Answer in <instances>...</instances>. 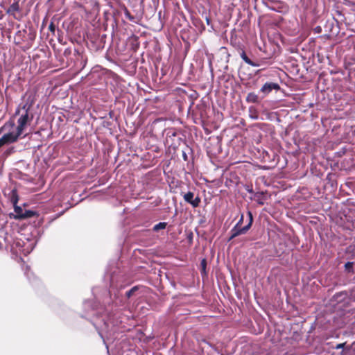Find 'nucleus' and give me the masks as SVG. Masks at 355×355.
Returning a JSON list of instances; mask_svg holds the SVG:
<instances>
[{
    "label": "nucleus",
    "mask_w": 355,
    "mask_h": 355,
    "mask_svg": "<svg viewBox=\"0 0 355 355\" xmlns=\"http://www.w3.org/2000/svg\"><path fill=\"white\" fill-rule=\"evenodd\" d=\"M34 104V98L32 96H28L26 103L21 107H19L15 114H20L17 120V126L15 130L18 131V133L21 135L24 133L27 125L33 121V114L30 113V110Z\"/></svg>",
    "instance_id": "1"
},
{
    "label": "nucleus",
    "mask_w": 355,
    "mask_h": 355,
    "mask_svg": "<svg viewBox=\"0 0 355 355\" xmlns=\"http://www.w3.org/2000/svg\"><path fill=\"white\" fill-rule=\"evenodd\" d=\"M15 124L14 121H9L4 123V125L0 128V134L8 131L7 133L4 134L0 138V148H1L4 145L10 144L16 142L19 137L21 135V133H18L17 130H12L14 129Z\"/></svg>",
    "instance_id": "2"
},
{
    "label": "nucleus",
    "mask_w": 355,
    "mask_h": 355,
    "mask_svg": "<svg viewBox=\"0 0 355 355\" xmlns=\"http://www.w3.org/2000/svg\"><path fill=\"white\" fill-rule=\"evenodd\" d=\"M248 214L249 216L248 224L243 227H238V226L235 225L230 231L231 235L229 239V241H231L232 239H234L235 237H236L239 235L245 234L250 229L252 222H253V217H252V214L250 211H248Z\"/></svg>",
    "instance_id": "3"
},
{
    "label": "nucleus",
    "mask_w": 355,
    "mask_h": 355,
    "mask_svg": "<svg viewBox=\"0 0 355 355\" xmlns=\"http://www.w3.org/2000/svg\"><path fill=\"white\" fill-rule=\"evenodd\" d=\"M6 12L7 14L12 15L15 19L19 21L21 20L23 15L19 6V0H15V1L8 8Z\"/></svg>",
    "instance_id": "4"
},
{
    "label": "nucleus",
    "mask_w": 355,
    "mask_h": 355,
    "mask_svg": "<svg viewBox=\"0 0 355 355\" xmlns=\"http://www.w3.org/2000/svg\"><path fill=\"white\" fill-rule=\"evenodd\" d=\"M324 28L330 37L337 36L339 33L338 22L334 19L327 21Z\"/></svg>",
    "instance_id": "5"
},
{
    "label": "nucleus",
    "mask_w": 355,
    "mask_h": 355,
    "mask_svg": "<svg viewBox=\"0 0 355 355\" xmlns=\"http://www.w3.org/2000/svg\"><path fill=\"white\" fill-rule=\"evenodd\" d=\"M278 91L280 89V86L278 83L267 82L260 89V92L263 94V98L268 96L272 90Z\"/></svg>",
    "instance_id": "6"
},
{
    "label": "nucleus",
    "mask_w": 355,
    "mask_h": 355,
    "mask_svg": "<svg viewBox=\"0 0 355 355\" xmlns=\"http://www.w3.org/2000/svg\"><path fill=\"white\" fill-rule=\"evenodd\" d=\"M193 193L189 191L184 195L183 198L187 202L191 204L193 207H198L200 203V198L199 197H196L193 199Z\"/></svg>",
    "instance_id": "7"
},
{
    "label": "nucleus",
    "mask_w": 355,
    "mask_h": 355,
    "mask_svg": "<svg viewBox=\"0 0 355 355\" xmlns=\"http://www.w3.org/2000/svg\"><path fill=\"white\" fill-rule=\"evenodd\" d=\"M239 52V55H240L241 58L243 60V61L245 63H247L248 64L252 66V67H259V64L258 63L253 62L248 58L245 51L243 49H241Z\"/></svg>",
    "instance_id": "8"
},
{
    "label": "nucleus",
    "mask_w": 355,
    "mask_h": 355,
    "mask_svg": "<svg viewBox=\"0 0 355 355\" xmlns=\"http://www.w3.org/2000/svg\"><path fill=\"white\" fill-rule=\"evenodd\" d=\"M261 98L254 92H250L248 94L245 101L248 103H259L261 102Z\"/></svg>",
    "instance_id": "9"
},
{
    "label": "nucleus",
    "mask_w": 355,
    "mask_h": 355,
    "mask_svg": "<svg viewBox=\"0 0 355 355\" xmlns=\"http://www.w3.org/2000/svg\"><path fill=\"white\" fill-rule=\"evenodd\" d=\"M8 196L10 202L13 204V205L17 204L19 201V196L17 190L16 189H13L12 190H11L10 193L8 194Z\"/></svg>",
    "instance_id": "10"
},
{
    "label": "nucleus",
    "mask_w": 355,
    "mask_h": 355,
    "mask_svg": "<svg viewBox=\"0 0 355 355\" xmlns=\"http://www.w3.org/2000/svg\"><path fill=\"white\" fill-rule=\"evenodd\" d=\"M26 34V30L18 31L16 33L15 36V43L17 44H21L22 42V41H24V37H25Z\"/></svg>",
    "instance_id": "11"
},
{
    "label": "nucleus",
    "mask_w": 355,
    "mask_h": 355,
    "mask_svg": "<svg viewBox=\"0 0 355 355\" xmlns=\"http://www.w3.org/2000/svg\"><path fill=\"white\" fill-rule=\"evenodd\" d=\"M14 210L15 212L14 218L22 219V216H20L24 214V210L21 207L17 206V205H14Z\"/></svg>",
    "instance_id": "12"
},
{
    "label": "nucleus",
    "mask_w": 355,
    "mask_h": 355,
    "mask_svg": "<svg viewBox=\"0 0 355 355\" xmlns=\"http://www.w3.org/2000/svg\"><path fill=\"white\" fill-rule=\"evenodd\" d=\"M37 215L38 214L36 211L32 210H24V214L20 216H22V219H26Z\"/></svg>",
    "instance_id": "13"
},
{
    "label": "nucleus",
    "mask_w": 355,
    "mask_h": 355,
    "mask_svg": "<svg viewBox=\"0 0 355 355\" xmlns=\"http://www.w3.org/2000/svg\"><path fill=\"white\" fill-rule=\"evenodd\" d=\"M166 226H167V223L160 222V223L156 224L155 225H154L153 230L154 232H158L160 230L165 229L166 227Z\"/></svg>",
    "instance_id": "14"
},
{
    "label": "nucleus",
    "mask_w": 355,
    "mask_h": 355,
    "mask_svg": "<svg viewBox=\"0 0 355 355\" xmlns=\"http://www.w3.org/2000/svg\"><path fill=\"white\" fill-rule=\"evenodd\" d=\"M250 116L252 119H257L258 114L255 107L251 106L249 107Z\"/></svg>",
    "instance_id": "15"
},
{
    "label": "nucleus",
    "mask_w": 355,
    "mask_h": 355,
    "mask_svg": "<svg viewBox=\"0 0 355 355\" xmlns=\"http://www.w3.org/2000/svg\"><path fill=\"white\" fill-rule=\"evenodd\" d=\"M200 266H201V274L202 275H207V272H206L207 261L205 259H203L201 261Z\"/></svg>",
    "instance_id": "16"
},
{
    "label": "nucleus",
    "mask_w": 355,
    "mask_h": 355,
    "mask_svg": "<svg viewBox=\"0 0 355 355\" xmlns=\"http://www.w3.org/2000/svg\"><path fill=\"white\" fill-rule=\"evenodd\" d=\"M138 290V287L137 286H134L132 287L130 290H129L128 291L126 292V297L128 298H130L135 291H137Z\"/></svg>",
    "instance_id": "17"
},
{
    "label": "nucleus",
    "mask_w": 355,
    "mask_h": 355,
    "mask_svg": "<svg viewBox=\"0 0 355 355\" xmlns=\"http://www.w3.org/2000/svg\"><path fill=\"white\" fill-rule=\"evenodd\" d=\"M263 195V193H257L255 194V198H257V202L261 205H263L264 204V202L261 200V197Z\"/></svg>",
    "instance_id": "18"
},
{
    "label": "nucleus",
    "mask_w": 355,
    "mask_h": 355,
    "mask_svg": "<svg viewBox=\"0 0 355 355\" xmlns=\"http://www.w3.org/2000/svg\"><path fill=\"white\" fill-rule=\"evenodd\" d=\"M245 189L250 193H254V191H253V189H252V184H246L245 185Z\"/></svg>",
    "instance_id": "19"
},
{
    "label": "nucleus",
    "mask_w": 355,
    "mask_h": 355,
    "mask_svg": "<svg viewBox=\"0 0 355 355\" xmlns=\"http://www.w3.org/2000/svg\"><path fill=\"white\" fill-rule=\"evenodd\" d=\"M345 267L346 270H349L350 268H352L353 267V263L352 262H347L345 265Z\"/></svg>",
    "instance_id": "20"
},
{
    "label": "nucleus",
    "mask_w": 355,
    "mask_h": 355,
    "mask_svg": "<svg viewBox=\"0 0 355 355\" xmlns=\"http://www.w3.org/2000/svg\"><path fill=\"white\" fill-rule=\"evenodd\" d=\"M243 222V215H241V218L238 221V223L236 224V226L241 227Z\"/></svg>",
    "instance_id": "21"
},
{
    "label": "nucleus",
    "mask_w": 355,
    "mask_h": 355,
    "mask_svg": "<svg viewBox=\"0 0 355 355\" xmlns=\"http://www.w3.org/2000/svg\"><path fill=\"white\" fill-rule=\"evenodd\" d=\"M49 29L50 30V31L54 33L55 26L53 23L50 24V25L49 26Z\"/></svg>",
    "instance_id": "22"
},
{
    "label": "nucleus",
    "mask_w": 355,
    "mask_h": 355,
    "mask_svg": "<svg viewBox=\"0 0 355 355\" xmlns=\"http://www.w3.org/2000/svg\"><path fill=\"white\" fill-rule=\"evenodd\" d=\"M344 345H345V343L338 344L336 348V349H340V348L343 347Z\"/></svg>",
    "instance_id": "23"
},
{
    "label": "nucleus",
    "mask_w": 355,
    "mask_h": 355,
    "mask_svg": "<svg viewBox=\"0 0 355 355\" xmlns=\"http://www.w3.org/2000/svg\"><path fill=\"white\" fill-rule=\"evenodd\" d=\"M207 22L208 24H209V18H207Z\"/></svg>",
    "instance_id": "24"
},
{
    "label": "nucleus",
    "mask_w": 355,
    "mask_h": 355,
    "mask_svg": "<svg viewBox=\"0 0 355 355\" xmlns=\"http://www.w3.org/2000/svg\"><path fill=\"white\" fill-rule=\"evenodd\" d=\"M316 29H320V26L317 27Z\"/></svg>",
    "instance_id": "25"
}]
</instances>
